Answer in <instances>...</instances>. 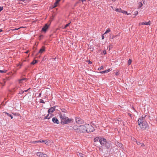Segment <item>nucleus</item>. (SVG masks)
Returning <instances> with one entry per match:
<instances>
[{
	"label": "nucleus",
	"instance_id": "f257e3e1",
	"mask_svg": "<svg viewBox=\"0 0 157 157\" xmlns=\"http://www.w3.org/2000/svg\"><path fill=\"white\" fill-rule=\"evenodd\" d=\"M147 116V115H144V116H143L139 118L138 121V123L141 129L148 130L149 128V126L145 119V118Z\"/></svg>",
	"mask_w": 157,
	"mask_h": 157
},
{
	"label": "nucleus",
	"instance_id": "f03ea898",
	"mask_svg": "<svg viewBox=\"0 0 157 157\" xmlns=\"http://www.w3.org/2000/svg\"><path fill=\"white\" fill-rule=\"evenodd\" d=\"M74 130L77 133H85L86 132L85 124L79 126L75 125L74 128Z\"/></svg>",
	"mask_w": 157,
	"mask_h": 157
},
{
	"label": "nucleus",
	"instance_id": "7ed1b4c3",
	"mask_svg": "<svg viewBox=\"0 0 157 157\" xmlns=\"http://www.w3.org/2000/svg\"><path fill=\"white\" fill-rule=\"evenodd\" d=\"M59 117L61 119V123L63 124L69 123L71 121V120L66 117L64 114H60Z\"/></svg>",
	"mask_w": 157,
	"mask_h": 157
},
{
	"label": "nucleus",
	"instance_id": "20e7f679",
	"mask_svg": "<svg viewBox=\"0 0 157 157\" xmlns=\"http://www.w3.org/2000/svg\"><path fill=\"white\" fill-rule=\"evenodd\" d=\"M86 132L88 133L93 132L94 130V128L91 125L89 124H86Z\"/></svg>",
	"mask_w": 157,
	"mask_h": 157
},
{
	"label": "nucleus",
	"instance_id": "39448f33",
	"mask_svg": "<svg viewBox=\"0 0 157 157\" xmlns=\"http://www.w3.org/2000/svg\"><path fill=\"white\" fill-rule=\"evenodd\" d=\"M100 142V144L102 145H106V147H107V148H109L110 147V145L109 144L108 145H107L108 144V143H107L106 142V140L105 139L103 138H101L99 140Z\"/></svg>",
	"mask_w": 157,
	"mask_h": 157
},
{
	"label": "nucleus",
	"instance_id": "423d86ee",
	"mask_svg": "<svg viewBox=\"0 0 157 157\" xmlns=\"http://www.w3.org/2000/svg\"><path fill=\"white\" fill-rule=\"evenodd\" d=\"M75 121L77 124H82L84 123V121L80 117H76Z\"/></svg>",
	"mask_w": 157,
	"mask_h": 157
},
{
	"label": "nucleus",
	"instance_id": "0eeeda50",
	"mask_svg": "<svg viewBox=\"0 0 157 157\" xmlns=\"http://www.w3.org/2000/svg\"><path fill=\"white\" fill-rule=\"evenodd\" d=\"M49 25L47 24H46L45 25L42 29V31L45 32L48 28Z\"/></svg>",
	"mask_w": 157,
	"mask_h": 157
},
{
	"label": "nucleus",
	"instance_id": "6e6552de",
	"mask_svg": "<svg viewBox=\"0 0 157 157\" xmlns=\"http://www.w3.org/2000/svg\"><path fill=\"white\" fill-rule=\"evenodd\" d=\"M52 121L55 123L58 124L59 122L58 119L56 117H53L52 119Z\"/></svg>",
	"mask_w": 157,
	"mask_h": 157
},
{
	"label": "nucleus",
	"instance_id": "1a4fd4ad",
	"mask_svg": "<svg viewBox=\"0 0 157 157\" xmlns=\"http://www.w3.org/2000/svg\"><path fill=\"white\" fill-rule=\"evenodd\" d=\"M55 107H53L49 109L48 110V113H52L55 111Z\"/></svg>",
	"mask_w": 157,
	"mask_h": 157
},
{
	"label": "nucleus",
	"instance_id": "9d476101",
	"mask_svg": "<svg viewBox=\"0 0 157 157\" xmlns=\"http://www.w3.org/2000/svg\"><path fill=\"white\" fill-rule=\"evenodd\" d=\"M44 154L41 152L36 153V155L39 157H43Z\"/></svg>",
	"mask_w": 157,
	"mask_h": 157
},
{
	"label": "nucleus",
	"instance_id": "9b49d317",
	"mask_svg": "<svg viewBox=\"0 0 157 157\" xmlns=\"http://www.w3.org/2000/svg\"><path fill=\"white\" fill-rule=\"evenodd\" d=\"M45 51V47L44 46H42L41 48L40 49L39 53H42Z\"/></svg>",
	"mask_w": 157,
	"mask_h": 157
},
{
	"label": "nucleus",
	"instance_id": "f8f14e48",
	"mask_svg": "<svg viewBox=\"0 0 157 157\" xmlns=\"http://www.w3.org/2000/svg\"><path fill=\"white\" fill-rule=\"evenodd\" d=\"M77 154L79 157H85V156L83 154L81 153L77 152Z\"/></svg>",
	"mask_w": 157,
	"mask_h": 157
},
{
	"label": "nucleus",
	"instance_id": "ddd939ff",
	"mask_svg": "<svg viewBox=\"0 0 157 157\" xmlns=\"http://www.w3.org/2000/svg\"><path fill=\"white\" fill-rule=\"evenodd\" d=\"M112 70V69H109L105 70V71H101L100 73L101 74H103L105 73H107L109 71H110Z\"/></svg>",
	"mask_w": 157,
	"mask_h": 157
},
{
	"label": "nucleus",
	"instance_id": "4468645a",
	"mask_svg": "<svg viewBox=\"0 0 157 157\" xmlns=\"http://www.w3.org/2000/svg\"><path fill=\"white\" fill-rule=\"evenodd\" d=\"M143 25H150L151 24V21H149L148 22L144 21L143 22Z\"/></svg>",
	"mask_w": 157,
	"mask_h": 157
},
{
	"label": "nucleus",
	"instance_id": "2eb2a0df",
	"mask_svg": "<svg viewBox=\"0 0 157 157\" xmlns=\"http://www.w3.org/2000/svg\"><path fill=\"white\" fill-rule=\"evenodd\" d=\"M60 1V0H57L56 2L54 3V6H53V8H55L56 7Z\"/></svg>",
	"mask_w": 157,
	"mask_h": 157
},
{
	"label": "nucleus",
	"instance_id": "dca6fc26",
	"mask_svg": "<svg viewBox=\"0 0 157 157\" xmlns=\"http://www.w3.org/2000/svg\"><path fill=\"white\" fill-rule=\"evenodd\" d=\"M115 11H116L117 12H121L122 10L121 9L117 8V9H115Z\"/></svg>",
	"mask_w": 157,
	"mask_h": 157
},
{
	"label": "nucleus",
	"instance_id": "f3484780",
	"mask_svg": "<svg viewBox=\"0 0 157 157\" xmlns=\"http://www.w3.org/2000/svg\"><path fill=\"white\" fill-rule=\"evenodd\" d=\"M5 113L9 117H11V119H13V117L9 113H7L6 112Z\"/></svg>",
	"mask_w": 157,
	"mask_h": 157
},
{
	"label": "nucleus",
	"instance_id": "a211bd4d",
	"mask_svg": "<svg viewBox=\"0 0 157 157\" xmlns=\"http://www.w3.org/2000/svg\"><path fill=\"white\" fill-rule=\"evenodd\" d=\"M110 29H108L106 30V31L105 32V33L104 34V35H105L108 33H109V32H110Z\"/></svg>",
	"mask_w": 157,
	"mask_h": 157
},
{
	"label": "nucleus",
	"instance_id": "6ab92c4d",
	"mask_svg": "<svg viewBox=\"0 0 157 157\" xmlns=\"http://www.w3.org/2000/svg\"><path fill=\"white\" fill-rule=\"evenodd\" d=\"M49 114H48L47 116L44 118V119H49L51 117V116L49 117Z\"/></svg>",
	"mask_w": 157,
	"mask_h": 157
},
{
	"label": "nucleus",
	"instance_id": "aec40b11",
	"mask_svg": "<svg viewBox=\"0 0 157 157\" xmlns=\"http://www.w3.org/2000/svg\"><path fill=\"white\" fill-rule=\"evenodd\" d=\"M37 63V60H33V62L31 63V64L34 65Z\"/></svg>",
	"mask_w": 157,
	"mask_h": 157
},
{
	"label": "nucleus",
	"instance_id": "412c9836",
	"mask_svg": "<svg viewBox=\"0 0 157 157\" xmlns=\"http://www.w3.org/2000/svg\"><path fill=\"white\" fill-rule=\"evenodd\" d=\"M132 62V60H131V59H129V60H128V65H130L131 63Z\"/></svg>",
	"mask_w": 157,
	"mask_h": 157
},
{
	"label": "nucleus",
	"instance_id": "4be33fe9",
	"mask_svg": "<svg viewBox=\"0 0 157 157\" xmlns=\"http://www.w3.org/2000/svg\"><path fill=\"white\" fill-rule=\"evenodd\" d=\"M74 126L73 127H72L71 126H70L68 127L69 129L71 130H74Z\"/></svg>",
	"mask_w": 157,
	"mask_h": 157
},
{
	"label": "nucleus",
	"instance_id": "5701e85b",
	"mask_svg": "<svg viewBox=\"0 0 157 157\" xmlns=\"http://www.w3.org/2000/svg\"><path fill=\"white\" fill-rule=\"evenodd\" d=\"M71 23V22H70L69 23L66 24L65 26V27H64V29H66L67 27L68 26L70 25Z\"/></svg>",
	"mask_w": 157,
	"mask_h": 157
},
{
	"label": "nucleus",
	"instance_id": "b1692460",
	"mask_svg": "<svg viewBox=\"0 0 157 157\" xmlns=\"http://www.w3.org/2000/svg\"><path fill=\"white\" fill-rule=\"evenodd\" d=\"M121 13H124V14H127V11H125V10H121Z\"/></svg>",
	"mask_w": 157,
	"mask_h": 157
},
{
	"label": "nucleus",
	"instance_id": "393cba45",
	"mask_svg": "<svg viewBox=\"0 0 157 157\" xmlns=\"http://www.w3.org/2000/svg\"><path fill=\"white\" fill-rule=\"evenodd\" d=\"M138 14V12L137 11H136L134 12V15H135L134 17L136 16Z\"/></svg>",
	"mask_w": 157,
	"mask_h": 157
},
{
	"label": "nucleus",
	"instance_id": "a878e982",
	"mask_svg": "<svg viewBox=\"0 0 157 157\" xmlns=\"http://www.w3.org/2000/svg\"><path fill=\"white\" fill-rule=\"evenodd\" d=\"M25 79V78H24L22 79H20L19 80V82L20 83H21L22 81L23 80H24Z\"/></svg>",
	"mask_w": 157,
	"mask_h": 157
},
{
	"label": "nucleus",
	"instance_id": "bb28decb",
	"mask_svg": "<svg viewBox=\"0 0 157 157\" xmlns=\"http://www.w3.org/2000/svg\"><path fill=\"white\" fill-rule=\"evenodd\" d=\"M22 63H19L17 65V67L19 66V67L20 68L21 67V66H22Z\"/></svg>",
	"mask_w": 157,
	"mask_h": 157
},
{
	"label": "nucleus",
	"instance_id": "cd10ccee",
	"mask_svg": "<svg viewBox=\"0 0 157 157\" xmlns=\"http://www.w3.org/2000/svg\"><path fill=\"white\" fill-rule=\"evenodd\" d=\"M98 139H99L98 138V137H97L95 138L94 139V141H98Z\"/></svg>",
	"mask_w": 157,
	"mask_h": 157
},
{
	"label": "nucleus",
	"instance_id": "c85d7f7f",
	"mask_svg": "<svg viewBox=\"0 0 157 157\" xmlns=\"http://www.w3.org/2000/svg\"><path fill=\"white\" fill-rule=\"evenodd\" d=\"M49 140L46 141L45 142V144L48 145L49 143Z\"/></svg>",
	"mask_w": 157,
	"mask_h": 157
},
{
	"label": "nucleus",
	"instance_id": "c756f323",
	"mask_svg": "<svg viewBox=\"0 0 157 157\" xmlns=\"http://www.w3.org/2000/svg\"><path fill=\"white\" fill-rule=\"evenodd\" d=\"M21 27H20L19 28H15V29H12V31H15V30H18V29H20V28H21Z\"/></svg>",
	"mask_w": 157,
	"mask_h": 157
},
{
	"label": "nucleus",
	"instance_id": "7c9ffc66",
	"mask_svg": "<svg viewBox=\"0 0 157 157\" xmlns=\"http://www.w3.org/2000/svg\"><path fill=\"white\" fill-rule=\"evenodd\" d=\"M40 102L43 103H45V102L44 101V100L41 99L40 100Z\"/></svg>",
	"mask_w": 157,
	"mask_h": 157
},
{
	"label": "nucleus",
	"instance_id": "2f4dec72",
	"mask_svg": "<svg viewBox=\"0 0 157 157\" xmlns=\"http://www.w3.org/2000/svg\"><path fill=\"white\" fill-rule=\"evenodd\" d=\"M103 66H101L99 68L98 70H101L103 69Z\"/></svg>",
	"mask_w": 157,
	"mask_h": 157
},
{
	"label": "nucleus",
	"instance_id": "473e14b6",
	"mask_svg": "<svg viewBox=\"0 0 157 157\" xmlns=\"http://www.w3.org/2000/svg\"><path fill=\"white\" fill-rule=\"evenodd\" d=\"M136 143H137V145H140V144L141 145V144H142V143H140V142H136Z\"/></svg>",
	"mask_w": 157,
	"mask_h": 157
},
{
	"label": "nucleus",
	"instance_id": "72a5a7b5",
	"mask_svg": "<svg viewBox=\"0 0 157 157\" xmlns=\"http://www.w3.org/2000/svg\"><path fill=\"white\" fill-rule=\"evenodd\" d=\"M31 143H33V144H35L36 143H37V141H33Z\"/></svg>",
	"mask_w": 157,
	"mask_h": 157
},
{
	"label": "nucleus",
	"instance_id": "f704fd0d",
	"mask_svg": "<svg viewBox=\"0 0 157 157\" xmlns=\"http://www.w3.org/2000/svg\"><path fill=\"white\" fill-rule=\"evenodd\" d=\"M142 5H143L142 4V3H140V6L138 8H140L142 6Z\"/></svg>",
	"mask_w": 157,
	"mask_h": 157
},
{
	"label": "nucleus",
	"instance_id": "c9c22d12",
	"mask_svg": "<svg viewBox=\"0 0 157 157\" xmlns=\"http://www.w3.org/2000/svg\"><path fill=\"white\" fill-rule=\"evenodd\" d=\"M3 10V7H0V12Z\"/></svg>",
	"mask_w": 157,
	"mask_h": 157
},
{
	"label": "nucleus",
	"instance_id": "e433bc0d",
	"mask_svg": "<svg viewBox=\"0 0 157 157\" xmlns=\"http://www.w3.org/2000/svg\"><path fill=\"white\" fill-rule=\"evenodd\" d=\"M139 25H143V22L139 23Z\"/></svg>",
	"mask_w": 157,
	"mask_h": 157
},
{
	"label": "nucleus",
	"instance_id": "4c0bfd02",
	"mask_svg": "<svg viewBox=\"0 0 157 157\" xmlns=\"http://www.w3.org/2000/svg\"><path fill=\"white\" fill-rule=\"evenodd\" d=\"M43 157H48L46 154H44Z\"/></svg>",
	"mask_w": 157,
	"mask_h": 157
},
{
	"label": "nucleus",
	"instance_id": "58836bf2",
	"mask_svg": "<svg viewBox=\"0 0 157 157\" xmlns=\"http://www.w3.org/2000/svg\"><path fill=\"white\" fill-rule=\"evenodd\" d=\"M41 140H38L37 141V143H41Z\"/></svg>",
	"mask_w": 157,
	"mask_h": 157
},
{
	"label": "nucleus",
	"instance_id": "ea45409f",
	"mask_svg": "<svg viewBox=\"0 0 157 157\" xmlns=\"http://www.w3.org/2000/svg\"><path fill=\"white\" fill-rule=\"evenodd\" d=\"M141 146L142 147H144V146H145V145L143 144L142 143V144H141Z\"/></svg>",
	"mask_w": 157,
	"mask_h": 157
},
{
	"label": "nucleus",
	"instance_id": "a19ab883",
	"mask_svg": "<svg viewBox=\"0 0 157 157\" xmlns=\"http://www.w3.org/2000/svg\"><path fill=\"white\" fill-rule=\"evenodd\" d=\"M104 34H103V35H102V40H103V39H104Z\"/></svg>",
	"mask_w": 157,
	"mask_h": 157
},
{
	"label": "nucleus",
	"instance_id": "79ce46f5",
	"mask_svg": "<svg viewBox=\"0 0 157 157\" xmlns=\"http://www.w3.org/2000/svg\"><path fill=\"white\" fill-rule=\"evenodd\" d=\"M115 74L117 75H118V72H116L115 73Z\"/></svg>",
	"mask_w": 157,
	"mask_h": 157
},
{
	"label": "nucleus",
	"instance_id": "37998d69",
	"mask_svg": "<svg viewBox=\"0 0 157 157\" xmlns=\"http://www.w3.org/2000/svg\"><path fill=\"white\" fill-rule=\"evenodd\" d=\"M45 141H46L45 140H41V142H45Z\"/></svg>",
	"mask_w": 157,
	"mask_h": 157
},
{
	"label": "nucleus",
	"instance_id": "c03bdc74",
	"mask_svg": "<svg viewBox=\"0 0 157 157\" xmlns=\"http://www.w3.org/2000/svg\"><path fill=\"white\" fill-rule=\"evenodd\" d=\"M4 72V71L0 70V72L2 73V72Z\"/></svg>",
	"mask_w": 157,
	"mask_h": 157
},
{
	"label": "nucleus",
	"instance_id": "a18cd8bd",
	"mask_svg": "<svg viewBox=\"0 0 157 157\" xmlns=\"http://www.w3.org/2000/svg\"><path fill=\"white\" fill-rule=\"evenodd\" d=\"M103 53L104 54H106V52L105 51H103Z\"/></svg>",
	"mask_w": 157,
	"mask_h": 157
},
{
	"label": "nucleus",
	"instance_id": "49530a36",
	"mask_svg": "<svg viewBox=\"0 0 157 157\" xmlns=\"http://www.w3.org/2000/svg\"><path fill=\"white\" fill-rule=\"evenodd\" d=\"M132 140H136L134 138H133V139L132 138Z\"/></svg>",
	"mask_w": 157,
	"mask_h": 157
},
{
	"label": "nucleus",
	"instance_id": "de8ad7c7",
	"mask_svg": "<svg viewBox=\"0 0 157 157\" xmlns=\"http://www.w3.org/2000/svg\"><path fill=\"white\" fill-rule=\"evenodd\" d=\"M91 63H92V62L89 61V64H91Z\"/></svg>",
	"mask_w": 157,
	"mask_h": 157
},
{
	"label": "nucleus",
	"instance_id": "09e8293b",
	"mask_svg": "<svg viewBox=\"0 0 157 157\" xmlns=\"http://www.w3.org/2000/svg\"><path fill=\"white\" fill-rule=\"evenodd\" d=\"M2 30L1 29H0V32H2Z\"/></svg>",
	"mask_w": 157,
	"mask_h": 157
},
{
	"label": "nucleus",
	"instance_id": "8fccbe9b",
	"mask_svg": "<svg viewBox=\"0 0 157 157\" xmlns=\"http://www.w3.org/2000/svg\"><path fill=\"white\" fill-rule=\"evenodd\" d=\"M86 0H82V1L83 2L84 1H86Z\"/></svg>",
	"mask_w": 157,
	"mask_h": 157
},
{
	"label": "nucleus",
	"instance_id": "3c124183",
	"mask_svg": "<svg viewBox=\"0 0 157 157\" xmlns=\"http://www.w3.org/2000/svg\"><path fill=\"white\" fill-rule=\"evenodd\" d=\"M127 15H128L130 14V13H127Z\"/></svg>",
	"mask_w": 157,
	"mask_h": 157
},
{
	"label": "nucleus",
	"instance_id": "603ef678",
	"mask_svg": "<svg viewBox=\"0 0 157 157\" xmlns=\"http://www.w3.org/2000/svg\"><path fill=\"white\" fill-rule=\"evenodd\" d=\"M28 52H29L28 51H27L26 52H25V53H28Z\"/></svg>",
	"mask_w": 157,
	"mask_h": 157
},
{
	"label": "nucleus",
	"instance_id": "864d4df0",
	"mask_svg": "<svg viewBox=\"0 0 157 157\" xmlns=\"http://www.w3.org/2000/svg\"><path fill=\"white\" fill-rule=\"evenodd\" d=\"M28 90H25V91L27 92Z\"/></svg>",
	"mask_w": 157,
	"mask_h": 157
},
{
	"label": "nucleus",
	"instance_id": "5fc2aeb1",
	"mask_svg": "<svg viewBox=\"0 0 157 157\" xmlns=\"http://www.w3.org/2000/svg\"><path fill=\"white\" fill-rule=\"evenodd\" d=\"M23 92H22V93H21V94H23Z\"/></svg>",
	"mask_w": 157,
	"mask_h": 157
},
{
	"label": "nucleus",
	"instance_id": "6e6d98bb",
	"mask_svg": "<svg viewBox=\"0 0 157 157\" xmlns=\"http://www.w3.org/2000/svg\"><path fill=\"white\" fill-rule=\"evenodd\" d=\"M88 1H90V0H88Z\"/></svg>",
	"mask_w": 157,
	"mask_h": 157
}]
</instances>
